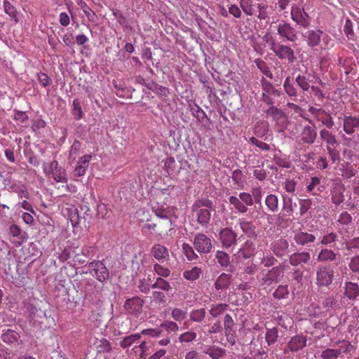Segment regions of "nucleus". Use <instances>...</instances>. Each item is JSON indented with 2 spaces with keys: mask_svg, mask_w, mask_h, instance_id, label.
I'll use <instances>...</instances> for the list:
<instances>
[{
  "mask_svg": "<svg viewBox=\"0 0 359 359\" xmlns=\"http://www.w3.org/2000/svg\"><path fill=\"white\" fill-rule=\"evenodd\" d=\"M271 50L281 60H287L289 62L292 63L296 59L294 50L287 46L273 42L271 43Z\"/></svg>",
  "mask_w": 359,
  "mask_h": 359,
  "instance_id": "nucleus-3",
  "label": "nucleus"
},
{
  "mask_svg": "<svg viewBox=\"0 0 359 359\" xmlns=\"http://www.w3.org/2000/svg\"><path fill=\"white\" fill-rule=\"evenodd\" d=\"M278 35L289 41L294 42L297 39V32L289 23L281 22L278 25Z\"/></svg>",
  "mask_w": 359,
  "mask_h": 359,
  "instance_id": "nucleus-9",
  "label": "nucleus"
},
{
  "mask_svg": "<svg viewBox=\"0 0 359 359\" xmlns=\"http://www.w3.org/2000/svg\"><path fill=\"white\" fill-rule=\"evenodd\" d=\"M144 301L139 297H133L126 300L124 309L126 312L135 317L138 316L142 311Z\"/></svg>",
  "mask_w": 359,
  "mask_h": 359,
  "instance_id": "nucleus-6",
  "label": "nucleus"
},
{
  "mask_svg": "<svg viewBox=\"0 0 359 359\" xmlns=\"http://www.w3.org/2000/svg\"><path fill=\"white\" fill-rule=\"evenodd\" d=\"M318 121H320L324 126H325L327 128H332L334 125V122L329 113H327L325 111V113L320 116H318L316 119Z\"/></svg>",
  "mask_w": 359,
  "mask_h": 359,
  "instance_id": "nucleus-47",
  "label": "nucleus"
},
{
  "mask_svg": "<svg viewBox=\"0 0 359 359\" xmlns=\"http://www.w3.org/2000/svg\"><path fill=\"white\" fill-rule=\"evenodd\" d=\"M242 203L246 206H251L253 205L252 196L247 192H241L238 195Z\"/></svg>",
  "mask_w": 359,
  "mask_h": 359,
  "instance_id": "nucleus-59",
  "label": "nucleus"
},
{
  "mask_svg": "<svg viewBox=\"0 0 359 359\" xmlns=\"http://www.w3.org/2000/svg\"><path fill=\"white\" fill-rule=\"evenodd\" d=\"M202 351L203 353L208 355L212 359H219L225 355V350L216 346H208L205 345L202 347Z\"/></svg>",
  "mask_w": 359,
  "mask_h": 359,
  "instance_id": "nucleus-21",
  "label": "nucleus"
},
{
  "mask_svg": "<svg viewBox=\"0 0 359 359\" xmlns=\"http://www.w3.org/2000/svg\"><path fill=\"white\" fill-rule=\"evenodd\" d=\"M142 337V334L135 333L133 334H130L126 336L123 338V339L120 341L119 344L123 348H128L133 345L135 342L140 339Z\"/></svg>",
  "mask_w": 359,
  "mask_h": 359,
  "instance_id": "nucleus-26",
  "label": "nucleus"
},
{
  "mask_svg": "<svg viewBox=\"0 0 359 359\" xmlns=\"http://www.w3.org/2000/svg\"><path fill=\"white\" fill-rule=\"evenodd\" d=\"M240 6L246 15H254L255 5L252 0H240Z\"/></svg>",
  "mask_w": 359,
  "mask_h": 359,
  "instance_id": "nucleus-38",
  "label": "nucleus"
},
{
  "mask_svg": "<svg viewBox=\"0 0 359 359\" xmlns=\"http://www.w3.org/2000/svg\"><path fill=\"white\" fill-rule=\"evenodd\" d=\"M257 8H258L257 18L259 20L269 19V16L271 13V11H273L271 6H269L264 4H258Z\"/></svg>",
  "mask_w": 359,
  "mask_h": 359,
  "instance_id": "nucleus-36",
  "label": "nucleus"
},
{
  "mask_svg": "<svg viewBox=\"0 0 359 359\" xmlns=\"http://www.w3.org/2000/svg\"><path fill=\"white\" fill-rule=\"evenodd\" d=\"M278 338V330L276 327L267 329L265 339L269 346L273 344Z\"/></svg>",
  "mask_w": 359,
  "mask_h": 359,
  "instance_id": "nucleus-45",
  "label": "nucleus"
},
{
  "mask_svg": "<svg viewBox=\"0 0 359 359\" xmlns=\"http://www.w3.org/2000/svg\"><path fill=\"white\" fill-rule=\"evenodd\" d=\"M296 82L304 91H308L311 87L309 83L308 79L304 76L299 75L296 78Z\"/></svg>",
  "mask_w": 359,
  "mask_h": 359,
  "instance_id": "nucleus-57",
  "label": "nucleus"
},
{
  "mask_svg": "<svg viewBox=\"0 0 359 359\" xmlns=\"http://www.w3.org/2000/svg\"><path fill=\"white\" fill-rule=\"evenodd\" d=\"M261 85L262 88V100L267 104H273V100L272 96H279L280 93L274 86L265 78L261 79Z\"/></svg>",
  "mask_w": 359,
  "mask_h": 359,
  "instance_id": "nucleus-4",
  "label": "nucleus"
},
{
  "mask_svg": "<svg viewBox=\"0 0 359 359\" xmlns=\"http://www.w3.org/2000/svg\"><path fill=\"white\" fill-rule=\"evenodd\" d=\"M205 316L203 309H195L190 313V319L194 322H201Z\"/></svg>",
  "mask_w": 359,
  "mask_h": 359,
  "instance_id": "nucleus-53",
  "label": "nucleus"
},
{
  "mask_svg": "<svg viewBox=\"0 0 359 359\" xmlns=\"http://www.w3.org/2000/svg\"><path fill=\"white\" fill-rule=\"evenodd\" d=\"M64 211L67 215L68 219L72 223V225L73 226H76L79 223L80 220L78 210L74 206H71L69 208H66Z\"/></svg>",
  "mask_w": 359,
  "mask_h": 359,
  "instance_id": "nucleus-27",
  "label": "nucleus"
},
{
  "mask_svg": "<svg viewBox=\"0 0 359 359\" xmlns=\"http://www.w3.org/2000/svg\"><path fill=\"white\" fill-rule=\"evenodd\" d=\"M212 208V201L207 200L204 201H196L192 205V211L196 217L197 222L203 226H206L211 217L210 209Z\"/></svg>",
  "mask_w": 359,
  "mask_h": 359,
  "instance_id": "nucleus-1",
  "label": "nucleus"
},
{
  "mask_svg": "<svg viewBox=\"0 0 359 359\" xmlns=\"http://www.w3.org/2000/svg\"><path fill=\"white\" fill-rule=\"evenodd\" d=\"M232 180L234 183V184L237 185L239 188H244L246 184V180L243 174L242 171L239 169L235 170L232 172L231 176Z\"/></svg>",
  "mask_w": 359,
  "mask_h": 359,
  "instance_id": "nucleus-31",
  "label": "nucleus"
},
{
  "mask_svg": "<svg viewBox=\"0 0 359 359\" xmlns=\"http://www.w3.org/2000/svg\"><path fill=\"white\" fill-rule=\"evenodd\" d=\"M266 112L268 116L272 117L274 121L280 125V130H283L287 125V118L283 111L272 106L270 107Z\"/></svg>",
  "mask_w": 359,
  "mask_h": 359,
  "instance_id": "nucleus-12",
  "label": "nucleus"
},
{
  "mask_svg": "<svg viewBox=\"0 0 359 359\" xmlns=\"http://www.w3.org/2000/svg\"><path fill=\"white\" fill-rule=\"evenodd\" d=\"M289 293L287 285H279L273 292V296L277 299H283L287 296Z\"/></svg>",
  "mask_w": 359,
  "mask_h": 359,
  "instance_id": "nucleus-56",
  "label": "nucleus"
},
{
  "mask_svg": "<svg viewBox=\"0 0 359 359\" xmlns=\"http://www.w3.org/2000/svg\"><path fill=\"white\" fill-rule=\"evenodd\" d=\"M254 177L259 181H263L266 177V173L264 169L257 167L253 170Z\"/></svg>",
  "mask_w": 359,
  "mask_h": 359,
  "instance_id": "nucleus-64",
  "label": "nucleus"
},
{
  "mask_svg": "<svg viewBox=\"0 0 359 359\" xmlns=\"http://www.w3.org/2000/svg\"><path fill=\"white\" fill-rule=\"evenodd\" d=\"M151 287L161 289L164 291H169L171 290L170 284L167 280L161 277L156 278L155 283L152 284Z\"/></svg>",
  "mask_w": 359,
  "mask_h": 359,
  "instance_id": "nucleus-43",
  "label": "nucleus"
},
{
  "mask_svg": "<svg viewBox=\"0 0 359 359\" xmlns=\"http://www.w3.org/2000/svg\"><path fill=\"white\" fill-rule=\"evenodd\" d=\"M215 258L222 266H227L229 264V256L223 251L217 250L215 254Z\"/></svg>",
  "mask_w": 359,
  "mask_h": 359,
  "instance_id": "nucleus-48",
  "label": "nucleus"
},
{
  "mask_svg": "<svg viewBox=\"0 0 359 359\" xmlns=\"http://www.w3.org/2000/svg\"><path fill=\"white\" fill-rule=\"evenodd\" d=\"M182 248L184 255L189 261H194L198 258V255L189 244L184 243L182 244Z\"/></svg>",
  "mask_w": 359,
  "mask_h": 359,
  "instance_id": "nucleus-42",
  "label": "nucleus"
},
{
  "mask_svg": "<svg viewBox=\"0 0 359 359\" xmlns=\"http://www.w3.org/2000/svg\"><path fill=\"white\" fill-rule=\"evenodd\" d=\"M154 271L156 274L159 276L161 278H167L170 274V271L168 268L163 266L159 264H155L154 265Z\"/></svg>",
  "mask_w": 359,
  "mask_h": 359,
  "instance_id": "nucleus-52",
  "label": "nucleus"
},
{
  "mask_svg": "<svg viewBox=\"0 0 359 359\" xmlns=\"http://www.w3.org/2000/svg\"><path fill=\"white\" fill-rule=\"evenodd\" d=\"M197 337V334L194 331H187L182 334H180L178 337L179 341L181 343H189L194 341Z\"/></svg>",
  "mask_w": 359,
  "mask_h": 359,
  "instance_id": "nucleus-50",
  "label": "nucleus"
},
{
  "mask_svg": "<svg viewBox=\"0 0 359 359\" xmlns=\"http://www.w3.org/2000/svg\"><path fill=\"white\" fill-rule=\"evenodd\" d=\"M187 313L186 310H183L179 308H175L172 310L171 316L172 318L177 321L181 322L186 319Z\"/></svg>",
  "mask_w": 359,
  "mask_h": 359,
  "instance_id": "nucleus-49",
  "label": "nucleus"
},
{
  "mask_svg": "<svg viewBox=\"0 0 359 359\" xmlns=\"http://www.w3.org/2000/svg\"><path fill=\"white\" fill-rule=\"evenodd\" d=\"M194 245L199 253H208L211 251L212 245L211 240L204 233H197L194 239Z\"/></svg>",
  "mask_w": 359,
  "mask_h": 359,
  "instance_id": "nucleus-5",
  "label": "nucleus"
},
{
  "mask_svg": "<svg viewBox=\"0 0 359 359\" xmlns=\"http://www.w3.org/2000/svg\"><path fill=\"white\" fill-rule=\"evenodd\" d=\"M320 179L319 177H311L310 182L306 185V191L312 194L313 195L318 194V192H321L323 191V189L320 187Z\"/></svg>",
  "mask_w": 359,
  "mask_h": 359,
  "instance_id": "nucleus-25",
  "label": "nucleus"
},
{
  "mask_svg": "<svg viewBox=\"0 0 359 359\" xmlns=\"http://www.w3.org/2000/svg\"><path fill=\"white\" fill-rule=\"evenodd\" d=\"M307 338L304 335H296L292 337L287 343V348L292 352L298 351L306 346Z\"/></svg>",
  "mask_w": 359,
  "mask_h": 359,
  "instance_id": "nucleus-15",
  "label": "nucleus"
},
{
  "mask_svg": "<svg viewBox=\"0 0 359 359\" xmlns=\"http://www.w3.org/2000/svg\"><path fill=\"white\" fill-rule=\"evenodd\" d=\"M335 257L336 254L332 250L323 249L318 254L317 259L320 262L332 261Z\"/></svg>",
  "mask_w": 359,
  "mask_h": 359,
  "instance_id": "nucleus-40",
  "label": "nucleus"
},
{
  "mask_svg": "<svg viewBox=\"0 0 359 359\" xmlns=\"http://www.w3.org/2000/svg\"><path fill=\"white\" fill-rule=\"evenodd\" d=\"M229 203L234 207V208L241 213H245L248 211V208L244 205L241 198L234 196L229 197Z\"/></svg>",
  "mask_w": 359,
  "mask_h": 359,
  "instance_id": "nucleus-37",
  "label": "nucleus"
},
{
  "mask_svg": "<svg viewBox=\"0 0 359 359\" xmlns=\"http://www.w3.org/2000/svg\"><path fill=\"white\" fill-rule=\"evenodd\" d=\"M4 8L5 13L15 22H18L19 19L15 8L8 1L4 0Z\"/></svg>",
  "mask_w": 359,
  "mask_h": 359,
  "instance_id": "nucleus-34",
  "label": "nucleus"
},
{
  "mask_svg": "<svg viewBox=\"0 0 359 359\" xmlns=\"http://www.w3.org/2000/svg\"><path fill=\"white\" fill-rule=\"evenodd\" d=\"M153 257L160 262H163L169 259V252L167 248L161 245L155 244L151 250Z\"/></svg>",
  "mask_w": 359,
  "mask_h": 359,
  "instance_id": "nucleus-16",
  "label": "nucleus"
},
{
  "mask_svg": "<svg viewBox=\"0 0 359 359\" xmlns=\"http://www.w3.org/2000/svg\"><path fill=\"white\" fill-rule=\"evenodd\" d=\"M231 282V276L222 273L219 276L215 283V287L217 290H224L229 287Z\"/></svg>",
  "mask_w": 359,
  "mask_h": 359,
  "instance_id": "nucleus-23",
  "label": "nucleus"
},
{
  "mask_svg": "<svg viewBox=\"0 0 359 359\" xmlns=\"http://www.w3.org/2000/svg\"><path fill=\"white\" fill-rule=\"evenodd\" d=\"M238 223L242 231L248 236L255 234V227L251 222L246 221L245 219H240Z\"/></svg>",
  "mask_w": 359,
  "mask_h": 359,
  "instance_id": "nucleus-35",
  "label": "nucleus"
},
{
  "mask_svg": "<svg viewBox=\"0 0 359 359\" xmlns=\"http://www.w3.org/2000/svg\"><path fill=\"white\" fill-rule=\"evenodd\" d=\"M42 168L46 177H51L57 182L66 183L67 182L65 169L60 166L56 160H53L50 163H44Z\"/></svg>",
  "mask_w": 359,
  "mask_h": 359,
  "instance_id": "nucleus-2",
  "label": "nucleus"
},
{
  "mask_svg": "<svg viewBox=\"0 0 359 359\" xmlns=\"http://www.w3.org/2000/svg\"><path fill=\"white\" fill-rule=\"evenodd\" d=\"M237 234L229 228L223 229L219 232V240L226 248H229L236 243Z\"/></svg>",
  "mask_w": 359,
  "mask_h": 359,
  "instance_id": "nucleus-10",
  "label": "nucleus"
},
{
  "mask_svg": "<svg viewBox=\"0 0 359 359\" xmlns=\"http://www.w3.org/2000/svg\"><path fill=\"white\" fill-rule=\"evenodd\" d=\"M252 243H245V245L241 248L238 252V257H242L245 259L250 258L254 252V249L251 248Z\"/></svg>",
  "mask_w": 359,
  "mask_h": 359,
  "instance_id": "nucleus-46",
  "label": "nucleus"
},
{
  "mask_svg": "<svg viewBox=\"0 0 359 359\" xmlns=\"http://www.w3.org/2000/svg\"><path fill=\"white\" fill-rule=\"evenodd\" d=\"M334 271L330 266L320 267L316 272L317 283L322 286H328L333 280Z\"/></svg>",
  "mask_w": 359,
  "mask_h": 359,
  "instance_id": "nucleus-8",
  "label": "nucleus"
},
{
  "mask_svg": "<svg viewBox=\"0 0 359 359\" xmlns=\"http://www.w3.org/2000/svg\"><path fill=\"white\" fill-rule=\"evenodd\" d=\"M228 308V305L226 304H218L212 306L210 313V314L216 318L222 315Z\"/></svg>",
  "mask_w": 359,
  "mask_h": 359,
  "instance_id": "nucleus-44",
  "label": "nucleus"
},
{
  "mask_svg": "<svg viewBox=\"0 0 359 359\" xmlns=\"http://www.w3.org/2000/svg\"><path fill=\"white\" fill-rule=\"evenodd\" d=\"M301 140L306 144H313L317 137V133L315 126H304L301 133Z\"/></svg>",
  "mask_w": 359,
  "mask_h": 359,
  "instance_id": "nucleus-17",
  "label": "nucleus"
},
{
  "mask_svg": "<svg viewBox=\"0 0 359 359\" xmlns=\"http://www.w3.org/2000/svg\"><path fill=\"white\" fill-rule=\"evenodd\" d=\"M316 236L311 233L297 230L294 231V241L297 245H305L314 242Z\"/></svg>",
  "mask_w": 359,
  "mask_h": 359,
  "instance_id": "nucleus-18",
  "label": "nucleus"
},
{
  "mask_svg": "<svg viewBox=\"0 0 359 359\" xmlns=\"http://www.w3.org/2000/svg\"><path fill=\"white\" fill-rule=\"evenodd\" d=\"M72 113L76 120L81 119L83 116V111L80 102L77 99H74L72 102Z\"/></svg>",
  "mask_w": 359,
  "mask_h": 359,
  "instance_id": "nucleus-51",
  "label": "nucleus"
},
{
  "mask_svg": "<svg viewBox=\"0 0 359 359\" xmlns=\"http://www.w3.org/2000/svg\"><path fill=\"white\" fill-rule=\"evenodd\" d=\"M161 327L165 328L166 330L169 332H177L179 330L178 325L173 321L167 320L161 323Z\"/></svg>",
  "mask_w": 359,
  "mask_h": 359,
  "instance_id": "nucleus-61",
  "label": "nucleus"
},
{
  "mask_svg": "<svg viewBox=\"0 0 359 359\" xmlns=\"http://www.w3.org/2000/svg\"><path fill=\"white\" fill-rule=\"evenodd\" d=\"M224 330H225V334L227 338H229L230 336H233V327L234 326L233 320L231 318V316L229 314H226L224 316Z\"/></svg>",
  "mask_w": 359,
  "mask_h": 359,
  "instance_id": "nucleus-41",
  "label": "nucleus"
},
{
  "mask_svg": "<svg viewBox=\"0 0 359 359\" xmlns=\"http://www.w3.org/2000/svg\"><path fill=\"white\" fill-rule=\"evenodd\" d=\"M81 143L79 141H74L69 150V158L75 159L79 154Z\"/></svg>",
  "mask_w": 359,
  "mask_h": 359,
  "instance_id": "nucleus-63",
  "label": "nucleus"
},
{
  "mask_svg": "<svg viewBox=\"0 0 359 359\" xmlns=\"http://www.w3.org/2000/svg\"><path fill=\"white\" fill-rule=\"evenodd\" d=\"M320 138L327 144V147H332L337 144L336 137L327 129H322L320 131Z\"/></svg>",
  "mask_w": 359,
  "mask_h": 359,
  "instance_id": "nucleus-29",
  "label": "nucleus"
},
{
  "mask_svg": "<svg viewBox=\"0 0 359 359\" xmlns=\"http://www.w3.org/2000/svg\"><path fill=\"white\" fill-rule=\"evenodd\" d=\"M265 205L269 211L276 212L278 210V198L276 195L269 194L265 199Z\"/></svg>",
  "mask_w": 359,
  "mask_h": 359,
  "instance_id": "nucleus-28",
  "label": "nucleus"
},
{
  "mask_svg": "<svg viewBox=\"0 0 359 359\" xmlns=\"http://www.w3.org/2000/svg\"><path fill=\"white\" fill-rule=\"evenodd\" d=\"M201 273L202 270L201 268L198 266H194L190 269L186 270L183 273V276L188 280L194 281L200 277Z\"/></svg>",
  "mask_w": 359,
  "mask_h": 359,
  "instance_id": "nucleus-33",
  "label": "nucleus"
},
{
  "mask_svg": "<svg viewBox=\"0 0 359 359\" xmlns=\"http://www.w3.org/2000/svg\"><path fill=\"white\" fill-rule=\"evenodd\" d=\"M322 32L320 30H309L305 33L307 44L311 47L316 46L320 41Z\"/></svg>",
  "mask_w": 359,
  "mask_h": 359,
  "instance_id": "nucleus-22",
  "label": "nucleus"
},
{
  "mask_svg": "<svg viewBox=\"0 0 359 359\" xmlns=\"http://www.w3.org/2000/svg\"><path fill=\"white\" fill-rule=\"evenodd\" d=\"M283 87L285 93L290 97L297 95L296 88L290 83L289 78H287L284 82Z\"/></svg>",
  "mask_w": 359,
  "mask_h": 359,
  "instance_id": "nucleus-60",
  "label": "nucleus"
},
{
  "mask_svg": "<svg viewBox=\"0 0 359 359\" xmlns=\"http://www.w3.org/2000/svg\"><path fill=\"white\" fill-rule=\"evenodd\" d=\"M283 211L285 216H291L293 213L294 206L292 198L283 196Z\"/></svg>",
  "mask_w": 359,
  "mask_h": 359,
  "instance_id": "nucleus-39",
  "label": "nucleus"
},
{
  "mask_svg": "<svg viewBox=\"0 0 359 359\" xmlns=\"http://www.w3.org/2000/svg\"><path fill=\"white\" fill-rule=\"evenodd\" d=\"M340 355V351L337 348H327L321 353L323 359H335Z\"/></svg>",
  "mask_w": 359,
  "mask_h": 359,
  "instance_id": "nucleus-54",
  "label": "nucleus"
},
{
  "mask_svg": "<svg viewBox=\"0 0 359 359\" xmlns=\"http://www.w3.org/2000/svg\"><path fill=\"white\" fill-rule=\"evenodd\" d=\"M337 351H340V354L341 353H351L354 351L353 346L348 341L343 340L339 342V348H337Z\"/></svg>",
  "mask_w": 359,
  "mask_h": 359,
  "instance_id": "nucleus-55",
  "label": "nucleus"
},
{
  "mask_svg": "<svg viewBox=\"0 0 359 359\" xmlns=\"http://www.w3.org/2000/svg\"><path fill=\"white\" fill-rule=\"evenodd\" d=\"M291 18L294 22L304 27H307L310 24L309 17L301 6L293 5L292 6Z\"/></svg>",
  "mask_w": 359,
  "mask_h": 359,
  "instance_id": "nucleus-7",
  "label": "nucleus"
},
{
  "mask_svg": "<svg viewBox=\"0 0 359 359\" xmlns=\"http://www.w3.org/2000/svg\"><path fill=\"white\" fill-rule=\"evenodd\" d=\"M140 334H142V335H147L150 337H158L161 334V330L158 328H149V329H144L143 330Z\"/></svg>",
  "mask_w": 359,
  "mask_h": 359,
  "instance_id": "nucleus-62",
  "label": "nucleus"
},
{
  "mask_svg": "<svg viewBox=\"0 0 359 359\" xmlns=\"http://www.w3.org/2000/svg\"><path fill=\"white\" fill-rule=\"evenodd\" d=\"M344 187L341 183L336 182L331 191L332 201L335 205H340L344 199Z\"/></svg>",
  "mask_w": 359,
  "mask_h": 359,
  "instance_id": "nucleus-19",
  "label": "nucleus"
},
{
  "mask_svg": "<svg viewBox=\"0 0 359 359\" xmlns=\"http://www.w3.org/2000/svg\"><path fill=\"white\" fill-rule=\"evenodd\" d=\"M91 159L92 155L90 154H86L81 156L74 168V175L76 177L83 176L86 172Z\"/></svg>",
  "mask_w": 359,
  "mask_h": 359,
  "instance_id": "nucleus-13",
  "label": "nucleus"
},
{
  "mask_svg": "<svg viewBox=\"0 0 359 359\" xmlns=\"http://www.w3.org/2000/svg\"><path fill=\"white\" fill-rule=\"evenodd\" d=\"M309 260L310 255L308 252L294 253L290 257V262L293 266L307 263Z\"/></svg>",
  "mask_w": 359,
  "mask_h": 359,
  "instance_id": "nucleus-24",
  "label": "nucleus"
},
{
  "mask_svg": "<svg viewBox=\"0 0 359 359\" xmlns=\"http://www.w3.org/2000/svg\"><path fill=\"white\" fill-rule=\"evenodd\" d=\"M289 243L285 239L275 241L271 245V249L277 257H281L287 252Z\"/></svg>",
  "mask_w": 359,
  "mask_h": 359,
  "instance_id": "nucleus-20",
  "label": "nucleus"
},
{
  "mask_svg": "<svg viewBox=\"0 0 359 359\" xmlns=\"http://www.w3.org/2000/svg\"><path fill=\"white\" fill-rule=\"evenodd\" d=\"M1 337L4 342L6 344H13L18 341L19 334L15 331L8 329L6 330H3Z\"/></svg>",
  "mask_w": 359,
  "mask_h": 359,
  "instance_id": "nucleus-30",
  "label": "nucleus"
},
{
  "mask_svg": "<svg viewBox=\"0 0 359 359\" xmlns=\"http://www.w3.org/2000/svg\"><path fill=\"white\" fill-rule=\"evenodd\" d=\"M89 266L93 270L99 281L102 282L108 278V269L102 262L93 261L89 264Z\"/></svg>",
  "mask_w": 359,
  "mask_h": 359,
  "instance_id": "nucleus-11",
  "label": "nucleus"
},
{
  "mask_svg": "<svg viewBox=\"0 0 359 359\" xmlns=\"http://www.w3.org/2000/svg\"><path fill=\"white\" fill-rule=\"evenodd\" d=\"M359 128V118L352 116H344L343 119V130L348 134L351 135Z\"/></svg>",
  "mask_w": 359,
  "mask_h": 359,
  "instance_id": "nucleus-14",
  "label": "nucleus"
},
{
  "mask_svg": "<svg viewBox=\"0 0 359 359\" xmlns=\"http://www.w3.org/2000/svg\"><path fill=\"white\" fill-rule=\"evenodd\" d=\"M345 294L349 299H355L359 294V286L352 282L346 283Z\"/></svg>",
  "mask_w": 359,
  "mask_h": 359,
  "instance_id": "nucleus-32",
  "label": "nucleus"
},
{
  "mask_svg": "<svg viewBox=\"0 0 359 359\" xmlns=\"http://www.w3.org/2000/svg\"><path fill=\"white\" fill-rule=\"evenodd\" d=\"M269 280L276 281L279 277L283 276L282 269L279 267H274L271 271L266 273Z\"/></svg>",
  "mask_w": 359,
  "mask_h": 359,
  "instance_id": "nucleus-58",
  "label": "nucleus"
}]
</instances>
